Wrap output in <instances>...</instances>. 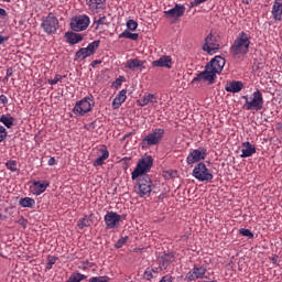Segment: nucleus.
Returning a JSON list of instances; mask_svg holds the SVG:
<instances>
[{
	"label": "nucleus",
	"mask_w": 282,
	"mask_h": 282,
	"mask_svg": "<svg viewBox=\"0 0 282 282\" xmlns=\"http://www.w3.org/2000/svg\"><path fill=\"white\" fill-rule=\"evenodd\" d=\"M208 155V152L206 151L205 148H198L196 150H192L187 158H186V162L187 164H195L197 162H202L204 160H206V156Z\"/></svg>",
	"instance_id": "ddd939ff"
},
{
	"label": "nucleus",
	"mask_w": 282,
	"mask_h": 282,
	"mask_svg": "<svg viewBox=\"0 0 282 282\" xmlns=\"http://www.w3.org/2000/svg\"><path fill=\"white\" fill-rule=\"evenodd\" d=\"M94 98L93 97H85L79 101H76L74 108H73V113L75 116L83 117L86 113H89L91 109H94Z\"/></svg>",
	"instance_id": "39448f33"
},
{
	"label": "nucleus",
	"mask_w": 282,
	"mask_h": 282,
	"mask_svg": "<svg viewBox=\"0 0 282 282\" xmlns=\"http://www.w3.org/2000/svg\"><path fill=\"white\" fill-rule=\"evenodd\" d=\"M124 77H119L117 78L113 83H112V87H115V89H120V87H122V80Z\"/></svg>",
	"instance_id": "c03bdc74"
},
{
	"label": "nucleus",
	"mask_w": 282,
	"mask_h": 282,
	"mask_svg": "<svg viewBox=\"0 0 282 282\" xmlns=\"http://www.w3.org/2000/svg\"><path fill=\"white\" fill-rule=\"evenodd\" d=\"M139 36H140V34L131 33L128 30H126L119 34V39H130V41H138Z\"/></svg>",
	"instance_id": "2f4dec72"
},
{
	"label": "nucleus",
	"mask_w": 282,
	"mask_h": 282,
	"mask_svg": "<svg viewBox=\"0 0 282 282\" xmlns=\"http://www.w3.org/2000/svg\"><path fill=\"white\" fill-rule=\"evenodd\" d=\"M127 100V89H122L112 100V109H120L122 104Z\"/></svg>",
	"instance_id": "5701e85b"
},
{
	"label": "nucleus",
	"mask_w": 282,
	"mask_h": 282,
	"mask_svg": "<svg viewBox=\"0 0 282 282\" xmlns=\"http://www.w3.org/2000/svg\"><path fill=\"white\" fill-rule=\"evenodd\" d=\"M0 219H3V215L0 214Z\"/></svg>",
	"instance_id": "6e6d98bb"
},
{
	"label": "nucleus",
	"mask_w": 282,
	"mask_h": 282,
	"mask_svg": "<svg viewBox=\"0 0 282 282\" xmlns=\"http://www.w3.org/2000/svg\"><path fill=\"white\" fill-rule=\"evenodd\" d=\"M54 263H56V257L50 256V257L47 258L46 268H47L48 270H52V265H54Z\"/></svg>",
	"instance_id": "37998d69"
},
{
	"label": "nucleus",
	"mask_w": 282,
	"mask_h": 282,
	"mask_svg": "<svg viewBox=\"0 0 282 282\" xmlns=\"http://www.w3.org/2000/svg\"><path fill=\"white\" fill-rule=\"evenodd\" d=\"M0 17H8L6 9L0 8Z\"/></svg>",
	"instance_id": "09e8293b"
},
{
	"label": "nucleus",
	"mask_w": 282,
	"mask_h": 282,
	"mask_svg": "<svg viewBox=\"0 0 282 282\" xmlns=\"http://www.w3.org/2000/svg\"><path fill=\"white\" fill-rule=\"evenodd\" d=\"M6 41H8V37L0 35V45H3V43H6Z\"/></svg>",
	"instance_id": "8fccbe9b"
},
{
	"label": "nucleus",
	"mask_w": 282,
	"mask_h": 282,
	"mask_svg": "<svg viewBox=\"0 0 282 282\" xmlns=\"http://www.w3.org/2000/svg\"><path fill=\"white\" fill-rule=\"evenodd\" d=\"M19 224H21V226L25 227V219L19 220Z\"/></svg>",
	"instance_id": "864d4df0"
},
{
	"label": "nucleus",
	"mask_w": 282,
	"mask_h": 282,
	"mask_svg": "<svg viewBox=\"0 0 282 282\" xmlns=\"http://www.w3.org/2000/svg\"><path fill=\"white\" fill-rule=\"evenodd\" d=\"M226 91L229 94H239L243 89V83L241 82H229L225 86Z\"/></svg>",
	"instance_id": "4be33fe9"
},
{
	"label": "nucleus",
	"mask_w": 282,
	"mask_h": 282,
	"mask_svg": "<svg viewBox=\"0 0 282 282\" xmlns=\"http://www.w3.org/2000/svg\"><path fill=\"white\" fill-rule=\"evenodd\" d=\"M245 100L243 109L246 111H261L263 109V94L261 90L257 89L250 96H242Z\"/></svg>",
	"instance_id": "f03ea898"
},
{
	"label": "nucleus",
	"mask_w": 282,
	"mask_h": 282,
	"mask_svg": "<svg viewBox=\"0 0 282 282\" xmlns=\"http://www.w3.org/2000/svg\"><path fill=\"white\" fill-rule=\"evenodd\" d=\"M206 1L208 0H194L193 2H191L192 8H195L197 6H202V3H206Z\"/></svg>",
	"instance_id": "a18cd8bd"
},
{
	"label": "nucleus",
	"mask_w": 282,
	"mask_h": 282,
	"mask_svg": "<svg viewBox=\"0 0 282 282\" xmlns=\"http://www.w3.org/2000/svg\"><path fill=\"white\" fill-rule=\"evenodd\" d=\"M186 8L184 6L176 4L174 8L165 11V14H169V17L172 18H180L184 15Z\"/></svg>",
	"instance_id": "a878e982"
},
{
	"label": "nucleus",
	"mask_w": 282,
	"mask_h": 282,
	"mask_svg": "<svg viewBox=\"0 0 282 282\" xmlns=\"http://www.w3.org/2000/svg\"><path fill=\"white\" fill-rule=\"evenodd\" d=\"M63 78L64 77L62 75H55L53 79H48V85H56L57 83H61Z\"/></svg>",
	"instance_id": "79ce46f5"
},
{
	"label": "nucleus",
	"mask_w": 282,
	"mask_h": 282,
	"mask_svg": "<svg viewBox=\"0 0 282 282\" xmlns=\"http://www.w3.org/2000/svg\"><path fill=\"white\" fill-rule=\"evenodd\" d=\"M206 276V268L195 265L186 275L185 281L192 282L197 281V279H204Z\"/></svg>",
	"instance_id": "4468645a"
},
{
	"label": "nucleus",
	"mask_w": 282,
	"mask_h": 282,
	"mask_svg": "<svg viewBox=\"0 0 282 282\" xmlns=\"http://www.w3.org/2000/svg\"><path fill=\"white\" fill-rule=\"evenodd\" d=\"M126 25L131 32H135V30H138V22L134 20H128Z\"/></svg>",
	"instance_id": "4c0bfd02"
},
{
	"label": "nucleus",
	"mask_w": 282,
	"mask_h": 282,
	"mask_svg": "<svg viewBox=\"0 0 282 282\" xmlns=\"http://www.w3.org/2000/svg\"><path fill=\"white\" fill-rule=\"evenodd\" d=\"M100 63H102L101 61H98V59H95L93 63H91V67H96V65H100Z\"/></svg>",
	"instance_id": "3c124183"
},
{
	"label": "nucleus",
	"mask_w": 282,
	"mask_h": 282,
	"mask_svg": "<svg viewBox=\"0 0 282 282\" xmlns=\"http://www.w3.org/2000/svg\"><path fill=\"white\" fill-rule=\"evenodd\" d=\"M192 175L195 177V180H198V182H213L214 177L213 173H210V170H208L205 163L196 164Z\"/></svg>",
	"instance_id": "0eeeda50"
},
{
	"label": "nucleus",
	"mask_w": 282,
	"mask_h": 282,
	"mask_svg": "<svg viewBox=\"0 0 282 282\" xmlns=\"http://www.w3.org/2000/svg\"><path fill=\"white\" fill-rule=\"evenodd\" d=\"M139 107H147V105H158V96L153 94H145L138 101Z\"/></svg>",
	"instance_id": "aec40b11"
},
{
	"label": "nucleus",
	"mask_w": 282,
	"mask_h": 282,
	"mask_svg": "<svg viewBox=\"0 0 282 282\" xmlns=\"http://www.w3.org/2000/svg\"><path fill=\"white\" fill-rule=\"evenodd\" d=\"M239 232L240 235H242V237H247L248 239H254V234H252L250 229L241 228Z\"/></svg>",
	"instance_id": "e433bc0d"
},
{
	"label": "nucleus",
	"mask_w": 282,
	"mask_h": 282,
	"mask_svg": "<svg viewBox=\"0 0 282 282\" xmlns=\"http://www.w3.org/2000/svg\"><path fill=\"white\" fill-rule=\"evenodd\" d=\"M126 68L130 69L131 72H135V69H140V72H142V69H145L144 61L138 58L128 59L126 63Z\"/></svg>",
	"instance_id": "6ab92c4d"
},
{
	"label": "nucleus",
	"mask_w": 282,
	"mask_h": 282,
	"mask_svg": "<svg viewBox=\"0 0 282 282\" xmlns=\"http://www.w3.org/2000/svg\"><path fill=\"white\" fill-rule=\"evenodd\" d=\"M216 74H221L226 65V59L221 56L214 57L209 64H207Z\"/></svg>",
	"instance_id": "f3484780"
},
{
	"label": "nucleus",
	"mask_w": 282,
	"mask_h": 282,
	"mask_svg": "<svg viewBox=\"0 0 282 282\" xmlns=\"http://www.w3.org/2000/svg\"><path fill=\"white\" fill-rule=\"evenodd\" d=\"M272 17L274 21H281L282 19V0H275L272 7Z\"/></svg>",
	"instance_id": "b1692460"
},
{
	"label": "nucleus",
	"mask_w": 282,
	"mask_h": 282,
	"mask_svg": "<svg viewBox=\"0 0 282 282\" xmlns=\"http://www.w3.org/2000/svg\"><path fill=\"white\" fill-rule=\"evenodd\" d=\"M88 282H109V276H93L88 280Z\"/></svg>",
	"instance_id": "58836bf2"
},
{
	"label": "nucleus",
	"mask_w": 282,
	"mask_h": 282,
	"mask_svg": "<svg viewBox=\"0 0 282 282\" xmlns=\"http://www.w3.org/2000/svg\"><path fill=\"white\" fill-rule=\"evenodd\" d=\"M66 41L70 45H76L80 43V41H83V35L80 33H74V32L66 33Z\"/></svg>",
	"instance_id": "cd10ccee"
},
{
	"label": "nucleus",
	"mask_w": 282,
	"mask_h": 282,
	"mask_svg": "<svg viewBox=\"0 0 282 282\" xmlns=\"http://www.w3.org/2000/svg\"><path fill=\"white\" fill-rule=\"evenodd\" d=\"M127 241H129V237H122L120 238L117 242H116V248H122V246H124V243H127Z\"/></svg>",
	"instance_id": "a19ab883"
},
{
	"label": "nucleus",
	"mask_w": 282,
	"mask_h": 282,
	"mask_svg": "<svg viewBox=\"0 0 282 282\" xmlns=\"http://www.w3.org/2000/svg\"><path fill=\"white\" fill-rule=\"evenodd\" d=\"M240 158H252L257 153V148L249 141L242 142Z\"/></svg>",
	"instance_id": "a211bd4d"
},
{
	"label": "nucleus",
	"mask_w": 282,
	"mask_h": 282,
	"mask_svg": "<svg viewBox=\"0 0 282 282\" xmlns=\"http://www.w3.org/2000/svg\"><path fill=\"white\" fill-rule=\"evenodd\" d=\"M0 104L8 105V97L6 95H0Z\"/></svg>",
	"instance_id": "49530a36"
},
{
	"label": "nucleus",
	"mask_w": 282,
	"mask_h": 282,
	"mask_svg": "<svg viewBox=\"0 0 282 282\" xmlns=\"http://www.w3.org/2000/svg\"><path fill=\"white\" fill-rule=\"evenodd\" d=\"M155 276H158L155 269L148 268L143 273V278L147 279V281H151V279H155Z\"/></svg>",
	"instance_id": "72a5a7b5"
},
{
	"label": "nucleus",
	"mask_w": 282,
	"mask_h": 282,
	"mask_svg": "<svg viewBox=\"0 0 282 282\" xmlns=\"http://www.w3.org/2000/svg\"><path fill=\"white\" fill-rule=\"evenodd\" d=\"M99 152L101 154L93 162V166H102L105 160H109V150L107 148H101Z\"/></svg>",
	"instance_id": "393cba45"
},
{
	"label": "nucleus",
	"mask_w": 282,
	"mask_h": 282,
	"mask_svg": "<svg viewBox=\"0 0 282 282\" xmlns=\"http://www.w3.org/2000/svg\"><path fill=\"white\" fill-rule=\"evenodd\" d=\"M54 164H56V159L50 158L48 159V166H54Z\"/></svg>",
	"instance_id": "de8ad7c7"
},
{
	"label": "nucleus",
	"mask_w": 282,
	"mask_h": 282,
	"mask_svg": "<svg viewBox=\"0 0 282 282\" xmlns=\"http://www.w3.org/2000/svg\"><path fill=\"white\" fill-rule=\"evenodd\" d=\"M90 23L91 20L89 19V15L80 14L72 18L69 25L73 32H85Z\"/></svg>",
	"instance_id": "423d86ee"
},
{
	"label": "nucleus",
	"mask_w": 282,
	"mask_h": 282,
	"mask_svg": "<svg viewBox=\"0 0 282 282\" xmlns=\"http://www.w3.org/2000/svg\"><path fill=\"white\" fill-rule=\"evenodd\" d=\"M41 28L46 34H56L58 30V18L53 13H48L47 17L42 19Z\"/></svg>",
	"instance_id": "1a4fd4ad"
},
{
	"label": "nucleus",
	"mask_w": 282,
	"mask_h": 282,
	"mask_svg": "<svg viewBox=\"0 0 282 282\" xmlns=\"http://www.w3.org/2000/svg\"><path fill=\"white\" fill-rule=\"evenodd\" d=\"M7 75H8V76H11L10 70L7 72Z\"/></svg>",
	"instance_id": "5fc2aeb1"
},
{
	"label": "nucleus",
	"mask_w": 282,
	"mask_h": 282,
	"mask_svg": "<svg viewBox=\"0 0 282 282\" xmlns=\"http://www.w3.org/2000/svg\"><path fill=\"white\" fill-rule=\"evenodd\" d=\"M8 138V130L3 126H0V143Z\"/></svg>",
	"instance_id": "ea45409f"
},
{
	"label": "nucleus",
	"mask_w": 282,
	"mask_h": 282,
	"mask_svg": "<svg viewBox=\"0 0 282 282\" xmlns=\"http://www.w3.org/2000/svg\"><path fill=\"white\" fill-rule=\"evenodd\" d=\"M242 3H246L247 6H250V3H252V0H242Z\"/></svg>",
	"instance_id": "603ef678"
},
{
	"label": "nucleus",
	"mask_w": 282,
	"mask_h": 282,
	"mask_svg": "<svg viewBox=\"0 0 282 282\" xmlns=\"http://www.w3.org/2000/svg\"><path fill=\"white\" fill-rule=\"evenodd\" d=\"M19 205L22 208H34V206H36V200H34L32 197H24L20 198Z\"/></svg>",
	"instance_id": "c85d7f7f"
},
{
	"label": "nucleus",
	"mask_w": 282,
	"mask_h": 282,
	"mask_svg": "<svg viewBox=\"0 0 282 282\" xmlns=\"http://www.w3.org/2000/svg\"><path fill=\"white\" fill-rule=\"evenodd\" d=\"M152 167L153 158L149 155L141 158L131 173V180H138L139 177H142V175H147V173H149Z\"/></svg>",
	"instance_id": "7ed1b4c3"
},
{
	"label": "nucleus",
	"mask_w": 282,
	"mask_h": 282,
	"mask_svg": "<svg viewBox=\"0 0 282 282\" xmlns=\"http://www.w3.org/2000/svg\"><path fill=\"white\" fill-rule=\"evenodd\" d=\"M251 41L252 36L249 33L241 31L230 47V54L234 58H241V56H246V54L250 52Z\"/></svg>",
	"instance_id": "f257e3e1"
},
{
	"label": "nucleus",
	"mask_w": 282,
	"mask_h": 282,
	"mask_svg": "<svg viewBox=\"0 0 282 282\" xmlns=\"http://www.w3.org/2000/svg\"><path fill=\"white\" fill-rule=\"evenodd\" d=\"M0 122L7 127V129H12L14 127V117H11L10 115H2L0 117Z\"/></svg>",
	"instance_id": "c756f323"
},
{
	"label": "nucleus",
	"mask_w": 282,
	"mask_h": 282,
	"mask_svg": "<svg viewBox=\"0 0 282 282\" xmlns=\"http://www.w3.org/2000/svg\"><path fill=\"white\" fill-rule=\"evenodd\" d=\"M122 219V215L116 212H107V214L104 217L107 230H113L116 228H119Z\"/></svg>",
	"instance_id": "9d476101"
},
{
	"label": "nucleus",
	"mask_w": 282,
	"mask_h": 282,
	"mask_svg": "<svg viewBox=\"0 0 282 282\" xmlns=\"http://www.w3.org/2000/svg\"><path fill=\"white\" fill-rule=\"evenodd\" d=\"M215 78H217V73L207 64L205 70L194 77L192 83L195 84L197 82L204 80L205 83L213 85L215 83Z\"/></svg>",
	"instance_id": "9b49d317"
},
{
	"label": "nucleus",
	"mask_w": 282,
	"mask_h": 282,
	"mask_svg": "<svg viewBox=\"0 0 282 282\" xmlns=\"http://www.w3.org/2000/svg\"><path fill=\"white\" fill-rule=\"evenodd\" d=\"M134 188H137V194L139 197H149V195H151L153 192V181L149 175L139 176Z\"/></svg>",
	"instance_id": "20e7f679"
},
{
	"label": "nucleus",
	"mask_w": 282,
	"mask_h": 282,
	"mask_svg": "<svg viewBox=\"0 0 282 282\" xmlns=\"http://www.w3.org/2000/svg\"><path fill=\"white\" fill-rule=\"evenodd\" d=\"M87 6L91 12H96L97 10H102L105 7L106 0H86Z\"/></svg>",
	"instance_id": "bb28decb"
},
{
	"label": "nucleus",
	"mask_w": 282,
	"mask_h": 282,
	"mask_svg": "<svg viewBox=\"0 0 282 282\" xmlns=\"http://www.w3.org/2000/svg\"><path fill=\"white\" fill-rule=\"evenodd\" d=\"M85 279H87V275L82 274V273H73L70 274V276L68 278V280L70 282H80V281H85Z\"/></svg>",
	"instance_id": "f704fd0d"
},
{
	"label": "nucleus",
	"mask_w": 282,
	"mask_h": 282,
	"mask_svg": "<svg viewBox=\"0 0 282 282\" xmlns=\"http://www.w3.org/2000/svg\"><path fill=\"white\" fill-rule=\"evenodd\" d=\"M204 52H207V54H216L217 50H219V44L213 39V35L209 34L205 39V44L203 45Z\"/></svg>",
	"instance_id": "dca6fc26"
},
{
	"label": "nucleus",
	"mask_w": 282,
	"mask_h": 282,
	"mask_svg": "<svg viewBox=\"0 0 282 282\" xmlns=\"http://www.w3.org/2000/svg\"><path fill=\"white\" fill-rule=\"evenodd\" d=\"M162 138H164V129L156 128L143 139V144L155 147V144L162 142Z\"/></svg>",
	"instance_id": "f8f14e48"
},
{
	"label": "nucleus",
	"mask_w": 282,
	"mask_h": 282,
	"mask_svg": "<svg viewBox=\"0 0 282 282\" xmlns=\"http://www.w3.org/2000/svg\"><path fill=\"white\" fill-rule=\"evenodd\" d=\"M77 226L79 230H83V228H87L91 226V218H89V216H85L84 218H80Z\"/></svg>",
	"instance_id": "473e14b6"
},
{
	"label": "nucleus",
	"mask_w": 282,
	"mask_h": 282,
	"mask_svg": "<svg viewBox=\"0 0 282 282\" xmlns=\"http://www.w3.org/2000/svg\"><path fill=\"white\" fill-rule=\"evenodd\" d=\"M100 47V40H96L88 44L87 47H82L75 53V61H85V58H89V56H94L96 54V50Z\"/></svg>",
	"instance_id": "6e6552de"
},
{
	"label": "nucleus",
	"mask_w": 282,
	"mask_h": 282,
	"mask_svg": "<svg viewBox=\"0 0 282 282\" xmlns=\"http://www.w3.org/2000/svg\"><path fill=\"white\" fill-rule=\"evenodd\" d=\"M172 65L173 59L166 55L161 56L158 61L152 62V67H166L167 69H171Z\"/></svg>",
	"instance_id": "412c9836"
},
{
	"label": "nucleus",
	"mask_w": 282,
	"mask_h": 282,
	"mask_svg": "<svg viewBox=\"0 0 282 282\" xmlns=\"http://www.w3.org/2000/svg\"><path fill=\"white\" fill-rule=\"evenodd\" d=\"M169 175L173 176V173H169Z\"/></svg>",
	"instance_id": "4d7b16f0"
},
{
	"label": "nucleus",
	"mask_w": 282,
	"mask_h": 282,
	"mask_svg": "<svg viewBox=\"0 0 282 282\" xmlns=\"http://www.w3.org/2000/svg\"><path fill=\"white\" fill-rule=\"evenodd\" d=\"M6 166L9 171H11V173H17V171H19V169L17 167V161L14 160H9L6 163Z\"/></svg>",
	"instance_id": "c9c22d12"
},
{
	"label": "nucleus",
	"mask_w": 282,
	"mask_h": 282,
	"mask_svg": "<svg viewBox=\"0 0 282 282\" xmlns=\"http://www.w3.org/2000/svg\"><path fill=\"white\" fill-rule=\"evenodd\" d=\"M108 24H109V21L105 15L94 21L95 30H102V26Z\"/></svg>",
	"instance_id": "7c9ffc66"
},
{
	"label": "nucleus",
	"mask_w": 282,
	"mask_h": 282,
	"mask_svg": "<svg viewBox=\"0 0 282 282\" xmlns=\"http://www.w3.org/2000/svg\"><path fill=\"white\" fill-rule=\"evenodd\" d=\"M50 186V182L47 181H32L30 185V193L32 195H43L44 191H47V187Z\"/></svg>",
	"instance_id": "2eb2a0df"
}]
</instances>
